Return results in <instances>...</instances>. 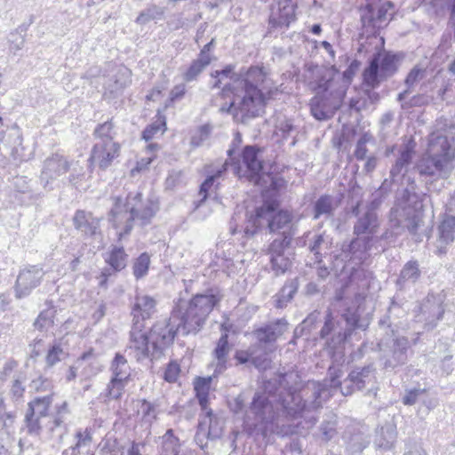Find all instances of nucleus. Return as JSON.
Masks as SVG:
<instances>
[{"label": "nucleus", "instance_id": "aec40b11", "mask_svg": "<svg viewBox=\"0 0 455 455\" xmlns=\"http://www.w3.org/2000/svg\"><path fill=\"white\" fill-rule=\"evenodd\" d=\"M156 305V300L150 296H136L132 310V325L130 332H138L145 329V321L154 314Z\"/></svg>", "mask_w": 455, "mask_h": 455}, {"label": "nucleus", "instance_id": "ea45409f", "mask_svg": "<svg viewBox=\"0 0 455 455\" xmlns=\"http://www.w3.org/2000/svg\"><path fill=\"white\" fill-rule=\"evenodd\" d=\"M426 69L421 68L419 65L414 66L404 79V84L407 89L397 95V100L400 102L401 107L404 108V104L403 101L408 98L411 88H412L415 84H417L420 80H422L426 76Z\"/></svg>", "mask_w": 455, "mask_h": 455}, {"label": "nucleus", "instance_id": "2eb2a0df", "mask_svg": "<svg viewBox=\"0 0 455 455\" xmlns=\"http://www.w3.org/2000/svg\"><path fill=\"white\" fill-rule=\"evenodd\" d=\"M371 236H356L349 242H344L336 259L346 263L353 262L355 266H361L367 259L368 251L371 249Z\"/></svg>", "mask_w": 455, "mask_h": 455}, {"label": "nucleus", "instance_id": "603ef678", "mask_svg": "<svg viewBox=\"0 0 455 455\" xmlns=\"http://www.w3.org/2000/svg\"><path fill=\"white\" fill-rule=\"evenodd\" d=\"M328 248V242L323 234H312L308 243V250L315 256V262L319 265L323 262V249Z\"/></svg>", "mask_w": 455, "mask_h": 455}, {"label": "nucleus", "instance_id": "1a4fd4ad", "mask_svg": "<svg viewBox=\"0 0 455 455\" xmlns=\"http://www.w3.org/2000/svg\"><path fill=\"white\" fill-rule=\"evenodd\" d=\"M242 91L243 95L239 97L233 114H237L238 111L241 114L264 113L268 102L282 93L278 87H270L264 92L259 84H253L248 79L242 80Z\"/></svg>", "mask_w": 455, "mask_h": 455}, {"label": "nucleus", "instance_id": "4d7b16f0", "mask_svg": "<svg viewBox=\"0 0 455 455\" xmlns=\"http://www.w3.org/2000/svg\"><path fill=\"white\" fill-rule=\"evenodd\" d=\"M64 355L65 352L61 343L54 340L53 343L50 345L46 353L45 368L48 369L53 367L62 360Z\"/></svg>", "mask_w": 455, "mask_h": 455}, {"label": "nucleus", "instance_id": "dca6fc26", "mask_svg": "<svg viewBox=\"0 0 455 455\" xmlns=\"http://www.w3.org/2000/svg\"><path fill=\"white\" fill-rule=\"evenodd\" d=\"M131 84L130 70L118 68L103 76V94L105 100L111 101L123 96L124 90Z\"/></svg>", "mask_w": 455, "mask_h": 455}, {"label": "nucleus", "instance_id": "13d9d810", "mask_svg": "<svg viewBox=\"0 0 455 455\" xmlns=\"http://www.w3.org/2000/svg\"><path fill=\"white\" fill-rule=\"evenodd\" d=\"M127 384V381L110 379L105 389L104 396L108 401L121 399Z\"/></svg>", "mask_w": 455, "mask_h": 455}, {"label": "nucleus", "instance_id": "a18cd8bd", "mask_svg": "<svg viewBox=\"0 0 455 455\" xmlns=\"http://www.w3.org/2000/svg\"><path fill=\"white\" fill-rule=\"evenodd\" d=\"M95 142H116V130L112 119L97 124L93 131Z\"/></svg>", "mask_w": 455, "mask_h": 455}, {"label": "nucleus", "instance_id": "423d86ee", "mask_svg": "<svg viewBox=\"0 0 455 455\" xmlns=\"http://www.w3.org/2000/svg\"><path fill=\"white\" fill-rule=\"evenodd\" d=\"M423 207L420 196L405 188L401 201L390 210L392 227L407 230L416 236L422 223Z\"/></svg>", "mask_w": 455, "mask_h": 455}, {"label": "nucleus", "instance_id": "2f4dec72", "mask_svg": "<svg viewBox=\"0 0 455 455\" xmlns=\"http://www.w3.org/2000/svg\"><path fill=\"white\" fill-rule=\"evenodd\" d=\"M129 255L124 246L112 245L104 254V260L114 273L121 272L127 266Z\"/></svg>", "mask_w": 455, "mask_h": 455}, {"label": "nucleus", "instance_id": "de8ad7c7", "mask_svg": "<svg viewBox=\"0 0 455 455\" xmlns=\"http://www.w3.org/2000/svg\"><path fill=\"white\" fill-rule=\"evenodd\" d=\"M235 87L234 84L228 83L226 84L220 92V95L226 100L223 104H221L220 108V111L224 114H233L234 109L235 108L237 100H239V96L235 94Z\"/></svg>", "mask_w": 455, "mask_h": 455}, {"label": "nucleus", "instance_id": "a878e982", "mask_svg": "<svg viewBox=\"0 0 455 455\" xmlns=\"http://www.w3.org/2000/svg\"><path fill=\"white\" fill-rule=\"evenodd\" d=\"M447 166L443 159L439 160L427 152L419 158L415 164V168L421 177L431 179L443 177Z\"/></svg>", "mask_w": 455, "mask_h": 455}, {"label": "nucleus", "instance_id": "3c124183", "mask_svg": "<svg viewBox=\"0 0 455 455\" xmlns=\"http://www.w3.org/2000/svg\"><path fill=\"white\" fill-rule=\"evenodd\" d=\"M151 264V256L148 252L144 251L133 259L132 275L136 280L146 277L148 274Z\"/></svg>", "mask_w": 455, "mask_h": 455}, {"label": "nucleus", "instance_id": "4c0bfd02", "mask_svg": "<svg viewBox=\"0 0 455 455\" xmlns=\"http://www.w3.org/2000/svg\"><path fill=\"white\" fill-rule=\"evenodd\" d=\"M46 308L42 310L36 320L33 326L39 331H48L54 325V319L57 313L56 307L52 300L45 301Z\"/></svg>", "mask_w": 455, "mask_h": 455}, {"label": "nucleus", "instance_id": "20e7f679", "mask_svg": "<svg viewBox=\"0 0 455 455\" xmlns=\"http://www.w3.org/2000/svg\"><path fill=\"white\" fill-rule=\"evenodd\" d=\"M365 328L356 311L348 308L339 317L334 316L331 310H327L323 325L320 331L315 332L317 336H314V339L324 340L329 354H334L344 347L355 330Z\"/></svg>", "mask_w": 455, "mask_h": 455}, {"label": "nucleus", "instance_id": "0e129e2a", "mask_svg": "<svg viewBox=\"0 0 455 455\" xmlns=\"http://www.w3.org/2000/svg\"><path fill=\"white\" fill-rule=\"evenodd\" d=\"M216 187V188L219 187V183L215 184L213 181H212V177H208L206 175V178L204 179V180L200 184L199 186V191H198V195L201 196V198L196 202H194V204H195V208L196 209H198L199 207H201L204 203L205 201L208 199L209 197V195H210V190L213 188V187Z\"/></svg>", "mask_w": 455, "mask_h": 455}, {"label": "nucleus", "instance_id": "bb28decb", "mask_svg": "<svg viewBox=\"0 0 455 455\" xmlns=\"http://www.w3.org/2000/svg\"><path fill=\"white\" fill-rule=\"evenodd\" d=\"M295 12L291 5H283L278 3L276 8L272 6L268 17L269 32L288 28L296 20Z\"/></svg>", "mask_w": 455, "mask_h": 455}, {"label": "nucleus", "instance_id": "6ab92c4d", "mask_svg": "<svg viewBox=\"0 0 455 455\" xmlns=\"http://www.w3.org/2000/svg\"><path fill=\"white\" fill-rule=\"evenodd\" d=\"M121 145L118 142H95L89 157L92 164L105 171L120 156Z\"/></svg>", "mask_w": 455, "mask_h": 455}, {"label": "nucleus", "instance_id": "c03bdc74", "mask_svg": "<svg viewBox=\"0 0 455 455\" xmlns=\"http://www.w3.org/2000/svg\"><path fill=\"white\" fill-rule=\"evenodd\" d=\"M220 331L221 335L218 341L216 342L214 349L212 350V356L214 358H228L232 347V345L229 343L228 340L230 326L222 323L220 325Z\"/></svg>", "mask_w": 455, "mask_h": 455}, {"label": "nucleus", "instance_id": "f257e3e1", "mask_svg": "<svg viewBox=\"0 0 455 455\" xmlns=\"http://www.w3.org/2000/svg\"><path fill=\"white\" fill-rule=\"evenodd\" d=\"M228 407L235 416H241L248 435H286L285 419H297L307 407L300 394L291 388H276L274 394L255 392L248 403L243 393L228 401Z\"/></svg>", "mask_w": 455, "mask_h": 455}, {"label": "nucleus", "instance_id": "7ed1b4c3", "mask_svg": "<svg viewBox=\"0 0 455 455\" xmlns=\"http://www.w3.org/2000/svg\"><path fill=\"white\" fill-rule=\"evenodd\" d=\"M400 59L399 53L389 51L379 50L373 53L362 74L363 84L369 89L359 92L349 100L350 111L354 110L358 113L362 110L374 109L371 107L379 101V95L373 89L379 87L382 82L397 72Z\"/></svg>", "mask_w": 455, "mask_h": 455}, {"label": "nucleus", "instance_id": "f3484780", "mask_svg": "<svg viewBox=\"0 0 455 455\" xmlns=\"http://www.w3.org/2000/svg\"><path fill=\"white\" fill-rule=\"evenodd\" d=\"M426 152L439 160L443 159L449 165L455 157L454 138L440 131L433 132L428 136Z\"/></svg>", "mask_w": 455, "mask_h": 455}, {"label": "nucleus", "instance_id": "e2e57ef3", "mask_svg": "<svg viewBox=\"0 0 455 455\" xmlns=\"http://www.w3.org/2000/svg\"><path fill=\"white\" fill-rule=\"evenodd\" d=\"M427 395V390L419 387L406 389L404 395L402 397V403L404 405L411 406L418 402H421L422 398Z\"/></svg>", "mask_w": 455, "mask_h": 455}, {"label": "nucleus", "instance_id": "9b49d317", "mask_svg": "<svg viewBox=\"0 0 455 455\" xmlns=\"http://www.w3.org/2000/svg\"><path fill=\"white\" fill-rule=\"evenodd\" d=\"M360 20L362 23L361 32L358 39L357 52L359 53H368L371 52V47L375 44L374 48L379 47L378 40L381 25L376 18V10L371 4H367L360 9Z\"/></svg>", "mask_w": 455, "mask_h": 455}, {"label": "nucleus", "instance_id": "8fccbe9b", "mask_svg": "<svg viewBox=\"0 0 455 455\" xmlns=\"http://www.w3.org/2000/svg\"><path fill=\"white\" fill-rule=\"evenodd\" d=\"M127 196L124 201L121 197L114 198V204L109 212V221L112 223V227L115 229L120 228L123 215L128 213Z\"/></svg>", "mask_w": 455, "mask_h": 455}, {"label": "nucleus", "instance_id": "a211bd4d", "mask_svg": "<svg viewBox=\"0 0 455 455\" xmlns=\"http://www.w3.org/2000/svg\"><path fill=\"white\" fill-rule=\"evenodd\" d=\"M101 219L93 215L92 212L76 210L72 217L75 230L84 240H96L101 237Z\"/></svg>", "mask_w": 455, "mask_h": 455}, {"label": "nucleus", "instance_id": "7c9ffc66", "mask_svg": "<svg viewBox=\"0 0 455 455\" xmlns=\"http://www.w3.org/2000/svg\"><path fill=\"white\" fill-rule=\"evenodd\" d=\"M396 427L391 423H386L376 431L374 445L382 451H391L396 443Z\"/></svg>", "mask_w": 455, "mask_h": 455}, {"label": "nucleus", "instance_id": "6e6d98bb", "mask_svg": "<svg viewBox=\"0 0 455 455\" xmlns=\"http://www.w3.org/2000/svg\"><path fill=\"white\" fill-rule=\"evenodd\" d=\"M164 13L162 7L152 4L140 12L135 22L139 25H146L152 20L156 22L163 18Z\"/></svg>", "mask_w": 455, "mask_h": 455}, {"label": "nucleus", "instance_id": "f03ea898", "mask_svg": "<svg viewBox=\"0 0 455 455\" xmlns=\"http://www.w3.org/2000/svg\"><path fill=\"white\" fill-rule=\"evenodd\" d=\"M178 333L183 335V327L172 313L169 318L156 322L148 331L130 332L129 348L135 353L138 362L159 360L165 356Z\"/></svg>", "mask_w": 455, "mask_h": 455}, {"label": "nucleus", "instance_id": "37998d69", "mask_svg": "<svg viewBox=\"0 0 455 455\" xmlns=\"http://www.w3.org/2000/svg\"><path fill=\"white\" fill-rule=\"evenodd\" d=\"M168 83L165 80L156 83L151 91L146 95V103L150 106V103L156 105L155 111L164 105L165 92L167 91Z\"/></svg>", "mask_w": 455, "mask_h": 455}, {"label": "nucleus", "instance_id": "412c9836", "mask_svg": "<svg viewBox=\"0 0 455 455\" xmlns=\"http://www.w3.org/2000/svg\"><path fill=\"white\" fill-rule=\"evenodd\" d=\"M410 341L404 336H395L387 354L383 356V367L386 370H394L407 363Z\"/></svg>", "mask_w": 455, "mask_h": 455}, {"label": "nucleus", "instance_id": "58836bf2", "mask_svg": "<svg viewBox=\"0 0 455 455\" xmlns=\"http://www.w3.org/2000/svg\"><path fill=\"white\" fill-rule=\"evenodd\" d=\"M112 376L110 379L129 382L131 379V367L127 359L121 353H116L110 365Z\"/></svg>", "mask_w": 455, "mask_h": 455}, {"label": "nucleus", "instance_id": "c85d7f7f", "mask_svg": "<svg viewBox=\"0 0 455 455\" xmlns=\"http://www.w3.org/2000/svg\"><path fill=\"white\" fill-rule=\"evenodd\" d=\"M421 276V271L417 260H409L402 267L395 281L396 289L400 291L408 290L416 283Z\"/></svg>", "mask_w": 455, "mask_h": 455}, {"label": "nucleus", "instance_id": "4be33fe9", "mask_svg": "<svg viewBox=\"0 0 455 455\" xmlns=\"http://www.w3.org/2000/svg\"><path fill=\"white\" fill-rule=\"evenodd\" d=\"M260 148L256 145H246L241 152V159L245 167L244 175L251 181L261 179L264 171V163L259 160Z\"/></svg>", "mask_w": 455, "mask_h": 455}, {"label": "nucleus", "instance_id": "ddd939ff", "mask_svg": "<svg viewBox=\"0 0 455 455\" xmlns=\"http://www.w3.org/2000/svg\"><path fill=\"white\" fill-rule=\"evenodd\" d=\"M443 300L444 297L443 295L429 293L421 302L418 319L419 322L423 323L425 331H433L443 318L445 312Z\"/></svg>", "mask_w": 455, "mask_h": 455}, {"label": "nucleus", "instance_id": "5701e85b", "mask_svg": "<svg viewBox=\"0 0 455 455\" xmlns=\"http://www.w3.org/2000/svg\"><path fill=\"white\" fill-rule=\"evenodd\" d=\"M1 134H4L2 141L14 162L22 163L30 158L31 152H26V148L22 145V134L17 126L12 127L7 132H1Z\"/></svg>", "mask_w": 455, "mask_h": 455}, {"label": "nucleus", "instance_id": "774afa93", "mask_svg": "<svg viewBox=\"0 0 455 455\" xmlns=\"http://www.w3.org/2000/svg\"><path fill=\"white\" fill-rule=\"evenodd\" d=\"M245 76L243 79H248L253 84H259L263 83L266 77L264 68L259 66H251L245 72Z\"/></svg>", "mask_w": 455, "mask_h": 455}, {"label": "nucleus", "instance_id": "c9c22d12", "mask_svg": "<svg viewBox=\"0 0 455 455\" xmlns=\"http://www.w3.org/2000/svg\"><path fill=\"white\" fill-rule=\"evenodd\" d=\"M280 197L281 194L272 191L266 187L261 191L262 204L257 206L252 212H247L246 213H257V216L260 217L263 212H273L281 206Z\"/></svg>", "mask_w": 455, "mask_h": 455}, {"label": "nucleus", "instance_id": "39448f33", "mask_svg": "<svg viewBox=\"0 0 455 455\" xmlns=\"http://www.w3.org/2000/svg\"><path fill=\"white\" fill-rule=\"evenodd\" d=\"M221 297L213 290H207L204 293H197L188 301L184 312L172 310V314L181 322L183 336L196 334L204 327L205 321L219 304Z\"/></svg>", "mask_w": 455, "mask_h": 455}, {"label": "nucleus", "instance_id": "e433bc0d", "mask_svg": "<svg viewBox=\"0 0 455 455\" xmlns=\"http://www.w3.org/2000/svg\"><path fill=\"white\" fill-rule=\"evenodd\" d=\"M43 170L44 173L57 178L70 170V164L63 156L53 154L45 159Z\"/></svg>", "mask_w": 455, "mask_h": 455}, {"label": "nucleus", "instance_id": "69168bd1", "mask_svg": "<svg viewBox=\"0 0 455 455\" xmlns=\"http://www.w3.org/2000/svg\"><path fill=\"white\" fill-rule=\"evenodd\" d=\"M12 68L4 67L0 68V91L3 92H7L16 84V80L12 76Z\"/></svg>", "mask_w": 455, "mask_h": 455}, {"label": "nucleus", "instance_id": "6e6552de", "mask_svg": "<svg viewBox=\"0 0 455 455\" xmlns=\"http://www.w3.org/2000/svg\"><path fill=\"white\" fill-rule=\"evenodd\" d=\"M296 233L297 228L290 227L289 229L282 231L267 247L271 268L275 275H283L291 267L295 256V246L292 243Z\"/></svg>", "mask_w": 455, "mask_h": 455}, {"label": "nucleus", "instance_id": "393cba45", "mask_svg": "<svg viewBox=\"0 0 455 455\" xmlns=\"http://www.w3.org/2000/svg\"><path fill=\"white\" fill-rule=\"evenodd\" d=\"M288 325L285 318H277L255 329L253 334L260 344H273L288 330Z\"/></svg>", "mask_w": 455, "mask_h": 455}, {"label": "nucleus", "instance_id": "49530a36", "mask_svg": "<svg viewBox=\"0 0 455 455\" xmlns=\"http://www.w3.org/2000/svg\"><path fill=\"white\" fill-rule=\"evenodd\" d=\"M335 210L333 197L330 195H322L313 205L314 220H318L321 216L330 217Z\"/></svg>", "mask_w": 455, "mask_h": 455}, {"label": "nucleus", "instance_id": "680f3d73", "mask_svg": "<svg viewBox=\"0 0 455 455\" xmlns=\"http://www.w3.org/2000/svg\"><path fill=\"white\" fill-rule=\"evenodd\" d=\"M212 131V127L209 124L199 126L191 135L190 146L194 148L203 146L210 138Z\"/></svg>", "mask_w": 455, "mask_h": 455}, {"label": "nucleus", "instance_id": "4468645a", "mask_svg": "<svg viewBox=\"0 0 455 455\" xmlns=\"http://www.w3.org/2000/svg\"><path fill=\"white\" fill-rule=\"evenodd\" d=\"M44 275L43 267L37 265H28L20 269L12 287L15 299L28 298L41 284Z\"/></svg>", "mask_w": 455, "mask_h": 455}, {"label": "nucleus", "instance_id": "79ce46f5", "mask_svg": "<svg viewBox=\"0 0 455 455\" xmlns=\"http://www.w3.org/2000/svg\"><path fill=\"white\" fill-rule=\"evenodd\" d=\"M161 439V451L159 455H180L181 442L174 435L173 429H167Z\"/></svg>", "mask_w": 455, "mask_h": 455}, {"label": "nucleus", "instance_id": "72a5a7b5", "mask_svg": "<svg viewBox=\"0 0 455 455\" xmlns=\"http://www.w3.org/2000/svg\"><path fill=\"white\" fill-rule=\"evenodd\" d=\"M299 286V282L298 277L288 279L281 290L273 297L274 306L280 309L286 307L288 303L293 299Z\"/></svg>", "mask_w": 455, "mask_h": 455}, {"label": "nucleus", "instance_id": "9d476101", "mask_svg": "<svg viewBox=\"0 0 455 455\" xmlns=\"http://www.w3.org/2000/svg\"><path fill=\"white\" fill-rule=\"evenodd\" d=\"M262 216H257V213H246L247 226L244 233L248 236H253L262 228V220L267 221V228L270 234H280L281 230L289 229L292 225L293 215L287 209L279 206L273 212H263Z\"/></svg>", "mask_w": 455, "mask_h": 455}, {"label": "nucleus", "instance_id": "f704fd0d", "mask_svg": "<svg viewBox=\"0 0 455 455\" xmlns=\"http://www.w3.org/2000/svg\"><path fill=\"white\" fill-rule=\"evenodd\" d=\"M378 227V217L373 210L368 209L354 225V234L360 237L362 235H372Z\"/></svg>", "mask_w": 455, "mask_h": 455}, {"label": "nucleus", "instance_id": "0eeeda50", "mask_svg": "<svg viewBox=\"0 0 455 455\" xmlns=\"http://www.w3.org/2000/svg\"><path fill=\"white\" fill-rule=\"evenodd\" d=\"M126 206L129 217L125 220L122 230L117 234L119 241L131 234L134 222H138L141 227L151 224L152 220L160 210V204L156 197L152 196L145 199L141 192H130L127 195Z\"/></svg>", "mask_w": 455, "mask_h": 455}, {"label": "nucleus", "instance_id": "b1692460", "mask_svg": "<svg viewBox=\"0 0 455 455\" xmlns=\"http://www.w3.org/2000/svg\"><path fill=\"white\" fill-rule=\"evenodd\" d=\"M347 455L362 453L371 443V436L355 427H348L342 435Z\"/></svg>", "mask_w": 455, "mask_h": 455}, {"label": "nucleus", "instance_id": "473e14b6", "mask_svg": "<svg viewBox=\"0 0 455 455\" xmlns=\"http://www.w3.org/2000/svg\"><path fill=\"white\" fill-rule=\"evenodd\" d=\"M53 401V394H50L44 396H36L28 403V421L29 425L36 429V426H37L34 421H32V417L35 416V413L39 416L47 417L49 414V409Z\"/></svg>", "mask_w": 455, "mask_h": 455}, {"label": "nucleus", "instance_id": "09e8293b", "mask_svg": "<svg viewBox=\"0 0 455 455\" xmlns=\"http://www.w3.org/2000/svg\"><path fill=\"white\" fill-rule=\"evenodd\" d=\"M403 312L401 304L395 300L394 297L391 299L390 305L386 314L379 320V326L380 328H388L391 330L393 335H395L394 326L396 324L394 323L393 318L398 317L399 314Z\"/></svg>", "mask_w": 455, "mask_h": 455}, {"label": "nucleus", "instance_id": "864d4df0", "mask_svg": "<svg viewBox=\"0 0 455 455\" xmlns=\"http://www.w3.org/2000/svg\"><path fill=\"white\" fill-rule=\"evenodd\" d=\"M86 352H91L92 356L89 359L84 360V363L83 364L81 375L84 379H90L92 377L96 376L99 372L102 371V364L98 359V356L94 353L93 348H90Z\"/></svg>", "mask_w": 455, "mask_h": 455}, {"label": "nucleus", "instance_id": "c756f323", "mask_svg": "<svg viewBox=\"0 0 455 455\" xmlns=\"http://www.w3.org/2000/svg\"><path fill=\"white\" fill-rule=\"evenodd\" d=\"M415 146L414 140L410 139L399 150V156L390 170V178L393 181H395L403 170L411 163L415 153Z\"/></svg>", "mask_w": 455, "mask_h": 455}, {"label": "nucleus", "instance_id": "5fc2aeb1", "mask_svg": "<svg viewBox=\"0 0 455 455\" xmlns=\"http://www.w3.org/2000/svg\"><path fill=\"white\" fill-rule=\"evenodd\" d=\"M200 420L207 422L206 430H208V435L212 437V441H215L221 436L223 423L213 415L212 410H208L204 419Z\"/></svg>", "mask_w": 455, "mask_h": 455}, {"label": "nucleus", "instance_id": "052dcab7", "mask_svg": "<svg viewBox=\"0 0 455 455\" xmlns=\"http://www.w3.org/2000/svg\"><path fill=\"white\" fill-rule=\"evenodd\" d=\"M186 93V85L184 84H180L175 85L169 95L165 99V103L164 106L160 107L156 110V114H163L165 110H167L170 107H172L176 101L180 100Z\"/></svg>", "mask_w": 455, "mask_h": 455}, {"label": "nucleus", "instance_id": "338daca9", "mask_svg": "<svg viewBox=\"0 0 455 455\" xmlns=\"http://www.w3.org/2000/svg\"><path fill=\"white\" fill-rule=\"evenodd\" d=\"M206 425L207 422L199 420L195 435V442L203 451H205L207 448L208 441H212V437H210L208 430H206Z\"/></svg>", "mask_w": 455, "mask_h": 455}, {"label": "nucleus", "instance_id": "a19ab883", "mask_svg": "<svg viewBox=\"0 0 455 455\" xmlns=\"http://www.w3.org/2000/svg\"><path fill=\"white\" fill-rule=\"evenodd\" d=\"M211 63L199 58L198 56L193 60L190 64L182 71L181 77L186 83L196 82L201 74L206 69Z\"/></svg>", "mask_w": 455, "mask_h": 455}, {"label": "nucleus", "instance_id": "cd10ccee", "mask_svg": "<svg viewBox=\"0 0 455 455\" xmlns=\"http://www.w3.org/2000/svg\"><path fill=\"white\" fill-rule=\"evenodd\" d=\"M437 253L447 252V246L455 241V216L445 214L438 225Z\"/></svg>", "mask_w": 455, "mask_h": 455}, {"label": "nucleus", "instance_id": "bf43d9fd", "mask_svg": "<svg viewBox=\"0 0 455 455\" xmlns=\"http://www.w3.org/2000/svg\"><path fill=\"white\" fill-rule=\"evenodd\" d=\"M158 119L156 122L146 126L142 132V139L146 141L152 140L157 133L163 134L166 130L165 116H157Z\"/></svg>", "mask_w": 455, "mask_h": 455}, {"label": "nucleus", "instance_id": "f8f14e48", "mask_svg": "<svg viewBox=\"0 0 455 455\" xmlns=\"http://www.w3.org/2000/svg\"><path fill=\"white\" fill-rule=\"evenodd\" d=\"M376 373L377 370L373 363L352 367L345 379V385L342 386V395H351L356 391H363L369 386H373L377 379Z\"/></svg>", "mask_w": 455, "mask_h": 455}]
</instances>
